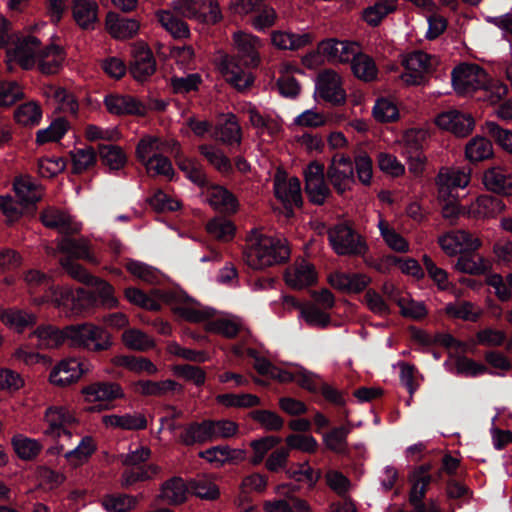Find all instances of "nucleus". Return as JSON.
Segmentation results:
<instances>
[{
	"mask_svg": "<svg viewBox=\"0 0 512 512\" xmlns=\"http://www.w3.org/2000/svg\"><path fill=\"white\" fill-rule=\"evenodd\" d=\"M246 241L243 258L254 270L265 269L289 257L290 252L285 240L264 235L258 229H252Z\"/></svg>",
	"mask_w": 512,
	"mask_h": 512,
	"instance_id": "obj_1",
	"label": "nucleus"
},
{
	"mask_svg": "<svg viewBox=\"0 0 512 512\" xmlns=\"http://www.w3.org/2000/svg\"><path fill=\"white\" fill-rule=\"evenodd\" d=\"M66 337L69 346L76 349L101 352L112 346L111 335L104 328L89 322L66 326Z\"/></svg>",
	"mask_w": 512,
	"mask_h": 512,
	"instance_id": "obj_2",
	"label": "nucleus"
},
{
	"mask_svg": "<svg viewBox=\"0 0 512 512\" xmlns=\"http://www.w3.org/2000/svg\"><path fill=\"white\" fill-rule=\"evenodd\" d=\"M451 79L456 93L466 95L485 87L488 74L477 64L461 63L452 70Z\"/></svg>",
	"mask_w": 512,
	"mask_h": 512,
	"instance_id": "obj_3",
	"label": "nucleus"
},
{
	"mask_svg": "<svg viewBox=\"0 0 512 512\" xmlns=\"http://www.w3.org/2000/svg\"><path fill=\"white\" fill-rule=\"evenodd\" d=\"M333 250L338 255H364L368 250L360 234L346 224H338L328 231Z\"/></svg>",
	"mask_w": 512,
	"mask_h": 512,
	"instance_id": "obj_4",
	"label": "nucleus"
},
{
	"mask_svg": "<svg viewBox=\"0 0 512 512\" xmlns=\"http://www.w3.org/2000/svg\"><path fill=\"white\" fill-rule=\"evenodd\" d=\"M81 393L85 402L94 404V406L89 409L90 411L108 409L111 402L125 397L121 385L110 381L91 383L83 387Z\"/></svg>",
	"mask_w": 512,
	"mask_h": 512,
	"instance_id": "obj_5",
	"label": "nucleus"
},
{
	"mask_svg": "<svg viewBox=\"0 0 512 512\" xmlns=\"http://www.w3.org/2000/svg\"><path fill=\"white\" fill-rule=\"evenodd\" d=\"M44 435L53 439L65 436L72 438V433L68 427L77 423V418L72 410L62 405H51L44 412Z\"/></svg>",
	"mask_w": 512,
	"mask_h": 512,
	"instance_id": "obj_6",
	"label": "nucleus"
},
{
	"mask_svg": "<svg viewBox=\"0 0 512 512\" xmlns=\"http://www.w3.org/2000/svg\"><path fill=\"white\" fill-rule=\"evenodd\" d=\"M92 369L93 365L87 360L65 359L53 367L49 381L54 386L66 387L77 382L82 375L89 373Z\"/></svg>",
	"mask_w": 512,
	"mask_h": 512,
	"instance_id": "obj_7",
	"label": "nucleus"
},
{
	"mask_svg": "<svg viewBox=\"0 0 512 512\" xmlns=\"http://www.w3.org/2000/svg\"><path fill=\"white\" fill-rule=\"evenodd\" d=\"M315 95L333 105L343 104L346 92L341 76L332 69L319 72L315 79Z\"/></svg>",
	"mask_w": 512,
	"mask_h": 512,
	"instance_id": "obj_8",
	"label": "nucleus"
},
{
	"mask_svg": "<svg viewBox=\"0 0 512 512\" xmlns=\"http://www.w3.org/2000/svg\"><path fill=\"white\" fill-rule=\"evenodd\" d=\"M42 42L33 35H25L17 39L13 49L8 50L9 62H14L24 70L35 69Z\"/></svg>",
	"mask_w": 512,
	"mask_h": 512,
	"instance_id": "obj_9",
	"label": "nucleus"
},
{
	"mask_svg": "<svg viewBox=\"0 0 512 512\" xmlns=\"http://www.w3.org/2000/svg\"><path fill=\"white\" fill-rule=\"evenodd\" d=\"M274 193L283 204L287 217L292 216L293 207L302 205L301 184L298 178H288L283 172H277L274 177Z\"/></svg>",
	"mask_w": 512,
	"mask_h": 512,
	"instance_id": "obj_10",
	"label": "nucleus"
},
{
	"mask_svg": "<svg viewBox=\"0 0 512 512\" xmlns=\"http://www.w3.org/2000/svg\"><path fill=\"white\" fill-rule=\"evenodd\" d=\"M327 178L339 194L349 191L354 180V166L350 157L344 154H336L328 165Z\"/></svg>",
	"mask_w": 512,
	"mask_h": 512,
	"instance_id": "obj_11",
	"label": "nucleus"
},
{
	"mask_svg": "<svg viewBox=\"0 0 512 512\" xmlns=\"http://www.w3.org/2000/svg\"><path fill=\"white\" fill-rule=\"evenodd\" d=\"M239 57L225 55L219 62V70L225 80L238 91L248 89L254 81L253 75Z\"/></svg>",
	"mask_w": 512,
	"mask_h": 512,
	"instance_id": "obj_12",
	"label": "nucleus"
},
{
	"mask_svg": "<svg viewBox=\"0 0 512 512\" xmlns=\"http://www.w3.org/2000/svg\"><path fill=\"white\" fill-rule=\"evenodd\" d=\"M438 244L448 256L472 253L481 246V241L475 235L465 230H452L438 238Z\"/></svg>",
	"mask_w": 512,
	"mask_h": 512,
	"instance_id": "obj_13",
	"label": "nucleus"
},
{
	"mask_svg": "<svg viewBox=\"0 0 512 512\" xmlns=\"http://www.w3.org/2000/svg\"><path fill=\"white\" fill-rule=\"evenodd\" d=\"M305 191L309 200L322 205L330 196V189L325 181L324 166L316 161L307 165L304 170Z\"/></svg>",
	"mask_w": 512,
	"mask_h": 512,
	"instance_id": "obj_14",
	"label": "nucleus"
},
{
	"mask_svg": "<svg viewBox=\"0 0 512 512\" xmlns=\"http://www.w3.org/2000/svg\"><path fill=\"white\" fill-rule=\"evenodd\" d=\"M436 61L430 55L423 51H414L405 56L403 65L405 72L401 79L407 85H419L424 79V75L429 72Z\"/></svg>",
	"mask_w": 512,
	"mask_h": 512,
	"instance_id": "obj_15",
	"label": "nucleus"
},
{
	"mask_svg": "<svg viewBox=\"0 0 512 512\" xmlns=\"http://www.w3.org/2000/svg\"><path fill=\"white\" fill-rule=\"evenodd\" d=\"M436 125L457 137L468 136L475 128L474 117L457 109L441 112L435 118Z\"/></svg>",
	"mask_w": 512,
	"mask_h": 512,
	"instance_id": "obj_16",
	"label": "nucleus"
},
{
	"mask_svg": "<svg viewBox=\"0 0 512 512\" xmlns=\"http://www.w3.org/2000/svg\"><path fill=\"white\" fill-rule=\"evenodd\" d=\"M470 182V171L458 168L440 170L437 176L438 196L440 200L456 195L457 189L465 188Z\"/></svg>",
	"mask_w": 512,
	"mask_h": 512,
	"instance_id": "obj_17",
	"label": "nucleus"
},
{
	"mask_svg": "<svg viewBox=\"0 0 512 512\" xmlns=\"http://www.w3.org/2000/svg\"><path fill=\"white\" fill-rule=\"evenodd\" d=\"M233 45L246 67H257L260 63L261 40L250 33L237 31L233 34Z\"/></svg>",
	"mask_w": 512,
	"mask_h": 512,
	"instance_id": "obj_18",
	"label": "nucleus"
},
{
	"mask_svg": "<svg viewBox=\"0 0 512 512\" xmlns=\"http://www.w3.org/2000/svg\"><path fill=\"white\" fill-rule=\"evenodd\" d=\"M431 466L423 464L415 469L409 475L411 488L409 491V502L415 510H424L423 498L426 495L427 487L432 481L430 474Z\"/></svg>",
	"mask_w": 512,
	"mask_h": 512,
	"instance_id": "obj_19",
	"label": "nucleus"
},
{
	"mask_svg": "<svg viewBox=\"0 0 512 512\" xmlns=\"http://www.w3.org/2000/svg\"><path fill=\"white\" fill-rule=\"evenodd\" d=\"M125 297L130 303L152 311L160 309L161 301L172 304L176 300L175 293H164L159 290H153L150 294H146L142 290L134 287L125 290Z\"/></svg>",
	"mask_w": 512,
	"mask_h": 512,
	"instance_id": "obj_20",
	"label": "nucleus"
},
{
	"mask_svg": "<svg viewBox=\"0 0 512 512\" xmlns=\"http://www.w3.org/2000/svg\"><path fill=\"white\" fill-rule=\"evenodd\" d=\"M133 63L130 68L137 81H144L156 70V62L151 50L144 43H136L132 47Z\"/></svg>",
	"mask_w": 512,
	"mask_h": 512,
	"instance_id": "obj_21",
	"label": "nucleus"
},
{
	"mask_svg": "<svg viewBox=\"0 0 512 512\" xmlns=\"http://www.w3.org/2000/svg\"><path fill=\"white\" fill-rule=\"evenodd\" d=\"M284 277L286 284L292 289H303L316 282L317 273L313 264L300 259L286 269Z\"/></svg>",
	"mask_w": 512,
	"mask_h": 512,
	"instance_id": "obj_22",
	"label": "nucleus"
},
{
	"mask_svg": "<svg viewBox=\"0 0 512 512\" xmlns=\"http://www.w3.org/2000/svg\"><path fill=\"white\" fill-rule=\"evenodd\" d=\"M44 226L56 229L59 233L70 235L80 232L82 224L68 213L56 208H48L41 214Z\"/></svg>",
	"mask_w": 512,
	"mask_h": 512,
	"instance_id": "obj_23",
	"label": "nucleus"
},
{
	"mask_svg": "<svg viewBox=\"0 0 512 512\" xmlns=\"http://www.w3.org/2000/svg\"><path fill=\"white\" fill-rule=\"evenodd\" d=\"M66 54L63 48L55 44L43 45L35 68L44 75L57 74L63 67Z\"/></svg>",
	"mask_w": 512,
	"mask_h": 512,
	"instance_id": "obj_24",
	"label": "nucleus"
},
{
	"mask_svg": "<svg viewBox=\"0 0 512 512\" xmlns=\"http://www.w3.org/2000/svg\"><path fill=\"white\" fill-rule=\"evenodd\" d=\"M319 50L330 60L337 62H351L360 50L356 42L327 39L318 44Z\"/></svg>",
	"mask_w": 512,
	"mask_h": 512,
	"instance_id": "obj_25",
	"label": "nucleus"
},
{
	"mask_svg": "<svg viewBox=\"0 0 512 512\" xmlns=\"http://www.w3.org/2000/svg\"><path fill=\"white\" fill-rule=\"evenodd\" d=\"M104 104L109 113L114 115H144L145 105L130 95L110 94L104 98Z\"/></svg>",
	"mask_w": 512,
	"mask_h": 512,
	"instance_id": "obj_26",
	"label": "nucleus"
},
{
	"mask_svg": "<svg viewBox=\"0 0 512 512\" xmlns=\"http://www.w3.org/2000/svg\"><path fill=\"white\" fill-rule=\"evenodd\" d=\"M182 14L202 23L214 24L222 18L219 5L215 1L206 3L203 0H194L182 8Z\"/></svg>",
	"mask_w": 512,
	"mask_h": 512,
	"instance_id": "obj_27",
	"label": "nucleus"
},
{
	"mask_svg": "<svg viewBox=\"0 0 512 512\" xmlns=\"http://www.w3.org/2000/svg\"><path fill=\"white\" fill-rule=\"evenodd\" d=\"M328 281L335 289L345 293H359L371 282V278L362 273L334 272L328 277Z\"/></svg>",
	"mask_w": 512,
	"mask_h": 512,
	"instance_id": "obj_28",
	"label": "nucleus"
},
{
	"mask_svg": "<svg viewBox=\"0 0 512 512\" xmlns=\"http://www.w3.org/2000/svg\"><path fill=\"white\" fill-rule=\"evenodd\" d=\"M205 201L221 213H235L238 203L234 195L219 185L208 186L204 191Z\"/></svg>",
	"mask_w": 512,
	"mask_h": 512,
	"instance_id": "obj_29",
	"label": "nucleus"
},
{
	"mask_svg": "<svg viewBox=\"0 0 512 512\" xmlns=\"http://www.w3.org/2000/svg\"><path fill=\"white\" fill-rule=\"evenodd\" d=\"M188 492L189 487L185 481L174 476L161 484L157 498L168 505H180L186 501Z\"/></svg>",
	"mask_w": 512,
	"mask_h": 512,
	"instance_id": "obj_30",
	"label": "nucleus"
},
{
	"mask_svg": "<svg viewBox=\"0 0 512 512\" xmlns=\"http://www.w3.org/2000/svg\"><path fill=\"white\" fill-rule=\"evenodd\" d=\"M14 191L21 206L27 210L32 209L43 195L41 186L29 176H22L16 179Z\"/></svg>",
	"mask_w": 512,
	"mask_h": 512,
	"instance_id": "obj_31",
	"label": "nucleus"
},
{
	"mask_svg": "<svg viewBox=\"0 0 512 512\" xmlns=\"http://www.w3.org/2000/svg\"><path fill=\"white\" fill-rule=\"evenodd\" d=\"M74 293L68 287H50L47 293L41 297L33 298L35 305H42L44 303H52L56 308L61 309L65 314L75 309L74 306Z\"/></svg>",
	"mask_w": 512,
	"mask_h": 512,
	"instance_id": "obj_32",
	"label": "nucleus"
},
{
	"mask_svg": "<svg viewBox=\"0 0 512 512\" xmlns=\"http://www.w3.org/2000/svg\"><path fill=\"white\" fill-rule=\"evenodd\" d=\"M42 93L48 100L53 101L61 112L70 115L77 114L79 109L78 101L66 89L47 84L43 86Z\"/></svg>",
	"mask_w": 512,
	"mask_h": 512,
	"instance_id": "obj_33",
	"label": "nucleus"
},
{
	"mask_svg": "<svg viewBox=\"0 0 512 512\" xmlns=\"http://www.w3.org/2000/svg\"><path fill=\"white\" fill-rule=\"evenodd\" d=\"M223 122L220 123L212 133V137L225 145L239 146L242 139L241 127L234 114L223 115Z\"/></svg>",
	"mask_w": 512,
	"mask_h": 512,
	"instance_id": "obj_34",
	"label": "nucleus"
},
{
	"mask_svg": "<svg viewBox=\"0 0 512 512\" xmlns=\"http://www.w3.org/2000/svg\"><path fill=\"white\" fill-rule=\"evenodd\" d=\"M483 184L492 192L506 196L512 195L511 175L502 167L496 166L486 170L483 175Z\"/></svg>",
	"mask_w": 512,
	"mask_h": 512,
	"instance_id": "obj_35",
	"label": "nucleus"
},
{
	"mask_svg": "<svg viewBox=\"0 0 512 512\" xmlns=\"http://www.w3.org/2000/svg\"><path fill=\"white\" fill-rule=\"evenodd\" d=\"M72 15L82 29H94L98 20V4L94 0H73Z\"/></svg>",
	"mask_w": 512,
	"mask_h": 512,
	"instance_id": "obj_36",
	"label": "nucleus"
},
{
	"mask_svg": "<svg viewBox=\"0 0 512 512\" xmlns=\"http://www.w3.org/2000/svg\"><path fill=\"white\" fill-rule=\"evenodd\" d=\"M106 29L115 39H127L138 32L139 23L135 19L120 17L114 12H109L106 17Z\"/></svg>",
	"mask_w": 512,
	"mask_h": 512,
	"instance_id": "obj_37",
	"label": "nucleus"
},
{
	"mask_svg": "<svg viewBox=\"0 0 512 512\" xmlns=\"http://www.w3.org/2000/svg\"><path fill=\"white\" fill-rule=\"evenodd\" d=\"M102 422L107 428L113 429L142 430L147 427L146 417L139 412L105 415Z\"/></svg>",
	"mask_w": 512,
	"mask_h": 512,
	"instance_id": "obj_38",
	"label": "nucleus"
},
{
	"mask_svg": "<svg viewBox=\"0 0 512 512\" xmlns=\"http://www.w3.org/2000/svg\"><path fill=\"white\" fill-rule=\"evenodd\" d=\"M135 391L144 396L162 397L169 393L182 392V386L176 381L166 379L162 381L140 380L134 384Z\"/></svg>",
	"mask_w": 512,
	"mask_h": 512,
	"instance_id": "obj_39",
	"label": "nucleus"
},
{
	"mask_svg": "<svg viewBox=\"0 0 512 512\" xmlns=\"http://www.w3.org/2000/svg\"><path fill=\"white\" fill-rule=\"evenodd\" d=\"M111 362L115 366L126 368L136 374L154 375L158 372L156 365L145 357L116 355L112 358Z\"/></svg>",
	"mask_w": 512,
	"mask_h": 512,
	"instance_id": "obj_40",
	"label": "nucleus"
},
{
	"mask_svg": "<svg viewBox=\"0 0 512 512\" xmlns=\"http://www.w3.org/2000/svg\"><path fill=\"white\" fill-rule=\"evenodd\" d=\"M242 320L234 315H222L206 322L208 332L220 334L227 338L235 337L242 328Z\"/></svg>",
	"mask_w": 512,
	"mask_h": 512,
	"instance_id": "obj_41",
	"label": "nucleus"
},
{
	"mask_svg": "<svg viewBox=\"0 0 512 512\" xmlns=\"http://www.w3.org/2000/svg\"><path fill=\"white\" fill-rule=\"evenodd\" d=\"M494 155L492 142L483 137L475 136L471 138L465 146V157L471 163H477L488 160Z\"/></svg>",
	"mask_w": 512,
	"mask_h": 512,
	"instance_id": "obj_42",
	"label": "nucleus"
},
{
	"mask_svg": "<svg viewBox=\"0 0 512 512\" xmlns=\"http://www.w3.org/2000/svg\"><path fill=\"white\" fill-rule=\"evenodd\" d=\"M100 503L106 512H131L138 506L139 500L134 495L112 493L104 495Z\"/></svg>",
	"mask_w": 512,
	"mask_h": 512,
	"instance_id": "obj_43",
	"label": "nucleus"
},
{
	"mask_svg": "<svg viewBox=\"0 0 512 512\" xmlns=\"http://www.w3.org/2000/svg\"><path fill=\"white\" fill-rule=\"evenodd\" d=\"M251 125L260 134L277 135L282 130L281 121L261 114L255 106L249 105L246 110Z\"/></svg>",
	"mask_w": 512,
	"mask_h": 512,
	"instance_id": "obj_44",
	"label": "nucleus"
},
{
	"mask_svg": "<svg viewBox=\"0 0 512 512\" xmlns=\"http://www.w3.org/2000/svg\"><path fill=\"white\" fill-rule=\"evenodd\" d=\"M166 146L169 143L163 142L159 137L146 135L137 144L136 156L144 165L166 151Z\"/></svg>",
	"mask_w": 512,
	"mask_h": 512,
	"instance_id": "obj_45",
	"label": "nucleus"
},
{
	"mask_svg": "<svg viewBox=\"0 0 512 512\" xmlns=\"http://www.w3.org/2000/svg\"><path fill=\"white\" fill-rule=\"evenodd\" d=\"M57 248L60 252L66 253L77 259H84L91 263H97V258L91 253L89 243L86 239L63 238Z\"/></svg>",
	"mask_w": 512,
	"mask_h": 512,
	"instance_id": "obj_46",
	"label": "nucleus"
},
{
	"mask_svg": "<svg viewBox=\"0 0 512 512\" xmlns=\"http://www.w3.org/2000/svg\"><path fill=\"white\" fill-rule=\"evenodd\" d=\"M199 457L205 459L214 467L219 468L229 461L243 458V452L231 449L227 445H219L199 452Z\"/></svg>",
	"mask_w": 512,
	"mask_h": 512,
	"instance_id": "obj_47",
	"label": "nucleus"
},
{
	"mask_svg": "<svg viewBox=\"0 0 512 512\" xmlns=\"http://www.w3.org/2000/svg\"><path fill=\"white\" fill-rule=\"evenodd\" d=\"M33 335L38 340V347L42 349L56 348L67 342L66 327L58 329L52 325L40 326Z\"/></svg>",
	"mask_w": 512,
	"mask_h": 512,
	"instance_id": "obj_48",
	"label": "nucleus"
},
{
	"mask_svg": "<svg viewBox=\"0 0 512 512\" xmlns=\"http://www.w3.org/2000/svg\"><path fill=\"white\" fill-rule=\"evenodd\" d=\"M180 441L187 446L212 442L208 420L187 425L180 435Z\"/></svg>",
	"mask_w": 512,
	"mask_h": 512,
	"instance_id": "obj_49",
	"label": "nucleus"
},
{
	"mask_svg": "<svg viewBox=\"0 0 512 512\" xmlns=\"http://www.w3.org/2000/svg\"><path fill=\"white\" fill-rule=\"evenodd\" d=\"M161 472V467L151 463L137 469H126L120 479V484L124 488L133 486L138 482H144L155 478Z\"/></svg>",
	"mask_w": 512,
	"mask_h": 512,
	"instance_id": "obj_50",
	"label": "nucleus"
},
{
	"mask_svg": "<svg viewBox=\"0 0 512 512\" xmlns=\"http://www.w3.org/2000/svg\"><path fill=\"white\" fill-rule=\"evenodd\" d=\"M96 442L91 436H84L78 445L64 454L65 459L72 467L84 464L96 451Z\"/></svg>",
	"mask_w": 512,
	"mask_h": 512,
	"instance_id": "obj_51",
	"label": "nucleus"
},
{
	"mask_svg": "<svg viewBox=\"0 0 512 512\" xmlns=\"http://www.w3.org/2000/svg\"><path fill=\"white\" fill-rule=\"evenodd\" d=\"M445 313L451 318L476 322L482 314V309L469 301H456L445 306Z\"/></svg>",
	"mask_w": 512,
	"mask_h": 512,
	"instance_id": "obj_52",
	"label": "nucleus"
},
{
	"mask_svg": "<svg viewBox=\"0 0 512 512\" xmlns=\"http://www.w3.org/2000/svg\"><path fill=\"white\" fill-rule=\"evenodd\" d=\"M122 342L130 350L144 352L154 348V339L137 328H128L122 333Z\"/></svg>",
	"mask_w": 512,
	"mask_h": 512,
	"instance_id": "obj_53",
	"label": "nucleus"
},
{
	"mask_svg": "<svg viewBox=\"0 0 512 512\" xmlns=\"http://www.w3.org/2000/svg\"><path fill=\"white\" fill-rule=\"evenodd\" d=\"M505 208V204L498 197L482 195L471 205L470 214L475 217H492Z\"/></svg>",
	"mask_w": 512,
	"mask_h": 512,
	"instance_id": "obj_54",
	"label": "nucleus"
},
{
	"mask_svg": "<svg viewBox=\"0 0 512 512\" xmlns=\"http://www.w3.org/2000/svg\"><path fill=\"white\" fill-rule=\"evenodd\" d=\"M173 310L185 320L193 323L209 321L208 319L214 315L212 308L202 307L192 302L175 304Z\"/></svg>",
	"mask_w": 512,
	"mask_h": 512,
	"instance_id": "obj_55",
	"label": "nucleus"
},
{
	"mask_svg": "<svg viewBox=\"0 0 512 512\" xmlns=\"http://www.w3.org/2000/svg\"><path fill=\"white\" fill-rule=\"evenodd\" d=\"M299 312V318L313 328L324 329L331 322L330 315L316 304L308 303L299 306Z\"/></svg>",
	"mask_w": 512,
	"mask_h": 512,
	"instance_id": "obj_56",
	"label": "nucleus"
},
{
	"mask_svg": "<svg viewBox=\"0 0 512 512\" xmlns=\"http://www.w3.org/2000/svg\"><path fill=\"white\" fill-rule=\"evenodd\" d=\"M156 17L161 26L174 38H186L190 34L187 24L169 10H159Z\"/></svg>",
	"mask_w": 512,
	"mask_h": 512,
	"instance_id": "obj_57",
	"label": "nucleus"
},
{
	"mask_svg": "<svg viewBox=\"0 0 512 512\" xmlns=\"http://www.w3.org/2000/svg\"><path fill=\"white\" fill-rule=\"evenodd\" d=\"M377 227L381 237L390 249L399 253H406L409 251V243L407 240L396 232V230L392 228L382 217H379Z\"/></svg>",
	"mask_w": 512,
	"mask_h": 512,
	"instance_id": "obj_58",
	"label": "nucleus"
},
{
	"mask_svg": "<svg viewBox=\"0 0 512 512\" xmlns=\"http://www.w3.org/2000/svg\"><path fill=\"white\" fill-rule=\"evenodd\" d=\"M199 152L221 174L227 175L232 171V164L223 151L213 145L202 144Z\"/></svg>",
	"mask_w": 512,
	"mask_h": 512,
	"instance_id": "obj_59",
	"label": "nucleus"
},
{
	"mask_svg": "<svg viewBox=\"0 0 512 512\" xmlns=\"http://www.w3.org/2000/svg\"><path fill=\"white\" fill-rule=\"evenodd\" d=\"M188 487L193 495L203 500L212 501L220 495L217 484L208 476L192 479Z\"/></svg>",
	"mask_w": 512,
	"mask_h": 512,
	"instance_id": "obj_60",
	"label": "nucleus"
},
{
	"mask_svg": "<svg viewBox=\"0 0 512 512\" xmlns=\"http://www.w3.org/2000/svg\"><path fill=\"white\" fill-rule=\"evenodd\" d=\"M351 69L353 74L363 81L374 80L378 73L374 60L360 50L351 61Z\"/></svg>",
	"mask_w": 512,
	"mask_h": 512,
	"instance_id": "obj_61",
	"label": "nucleus"
},
{
	"mask_svg": "<svg viewBox=\"0 0 512 512\" xmlns=\"http://www.w3.org/2000/svg\"><path fill=\"white\" fill-rule=\"evenodd\" d=\"M0 320L5 325L15 328L17 331H22L36 323V316L24 310L9 309L0 313Z\"/></svg>",
	"mask_w": 512,
	"mask_h": 512,
	"instance_id": "obj_62",
	"label": "nucleus"
},
{
	"mask_svg": "<svg viewBox=\"0 0 512 512\" xmlns=\"http://www.w3.org/2000/svg\"><path fill=\"white\" fill-rule=\"evenodd\" d=\"M397 0H379L362 12L363 20L370 26H377L382 19L395 10Z\"/></svg>",
	"mask_w": 512,
	"mask_h": 512,
	"instance_id": "obj_63",
	"label": "nucleus"
},
{
	"mask_svg": "<svg viewBox=\"0 0 512 512\" xmlns=\"http://www.w3.org/2000/svg\"><path fill=\"white\" fill-rule=\"evenodd\" d=\"M488 267L489 262L485 258L470 253L462 254L455 264L456 270L472 275L482 274Z\"/></svg>",
	"mask_w": 512,
	"mask_h": 512,
	"instance_id": "obj_64",
	"label": "nucleus"
}]
</instances>
